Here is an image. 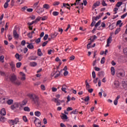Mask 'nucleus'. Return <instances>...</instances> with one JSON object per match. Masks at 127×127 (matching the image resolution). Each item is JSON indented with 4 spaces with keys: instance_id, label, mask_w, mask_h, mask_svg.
<instances>
[{
    "instance_id": "1",
    "label": "nucleus",
    "mask_w": 127,
    "mask_h": 127,
    "mask_svg": "<svg viewBox=\"0 0 127 127\" xmlns=\"http://www.w3.org/2000/svg\"><path fill=\"white\" fill-rule=\"evenodd\" d=\"M28 97L30 98L32 103L33 104H38L39 103V97L35 94H28Z\"/></svg>"
},
{
    "instance_id": "2",
    "label": "nucleus",
    "mask_w": 127,
    "mask_h": 127,
    "mask_svg": "<svg viewBox=\"0 0 127 127\" xmlns=\"http://www.w3.org/2000/svg\"><path fill=\"white\" fill-rule=\"evenodd\" d=\"M19 106H20V102H15L13 103V105L11 106L10 109L12 110H15V109L19 108Z\"/></svg>"
},
{
    "instance_id": "3",
    "label": "nucleus",
    "mask_w": 127,
    "mask_h": 127,
    "mask_svg": "<svg viewBox=\"0 0 127 127\" xmlns=\"http://www.w3.org/2000/svg\"><path fill=\"white\" fill-rule=\"evenodd\" d=\"M40 19H41V17L39 16L35 20L33 21L32 22H29L28 23V25L29 26H31V25H32V24H34V23H37V22H38V21H39V20H40Z\"/></svg>"
},
{
    "instance_id": "4",
    "label": "nucleus",
    "mask_w": 127,
    "mask_h": 127,
    "mask_svg": "<svg viewBox=\"0 0 127 127\" xmlns=\"http://www.w3.org/2000/svg\"><path fill=\"white\" fill-rule=\"evenodd\" d=\"M35 119H36L34 121L35 126L37 127H41V122L40 121V120L36 118H35Z\"/></svg>"
},
{
    "instance_id": "5",
    "label": "nucleus",
    "mask_w": 127,
    "mask_h": 127,
    "mask_svg": "<svg viewBox=\"0 0 127 127\" xmlns=\"http://www.w3.org/2000/svg\"><path fill=\"white\" fill-rule=\"evenodd\" d=\"M52 102H55V103H56L57 106H60L61 100H59V98H54L52 99Z\"/></svg>"
},
{
    "instance_id": "6",
    "label": "nucleus",
    "mask_w": 127,
    "mask_h": 127,
    "mask_svg": "<svg viewBox=\"0 0 127 127\" xmlns=\"http://www.w3.org/2000/svg\"><path fill=\"white\" fill-rule=\"evenodd\" d=\"M126 76V72L125 71H123L122 72H119L117 74V77L119 78H123V77H125Z\"/></svg>"
},
{
    "instance_id": "7",
    "label": "nucleus",
    "mask_w": 127,
    "mask_h": 127,
    "mask_svg": "<svg viewBox=\"0 0 127 127\" xmlns=\"http://www.w3.org/2000/svg\"><path fill=\"white\" fill-rule=\"evenodd\" d=\"M11 83L13 84H14L15 85H18V86H19L20 84H21V82L20 81L18 80H11Z\"/></svg>"
},
{
    "instance_id": "8",
    "label": "nucleus",
    "mask_w": 127,
    "mask_h": 127,
    "mask_svg": "<svg viewBox=\"0 0 127 127\" xmlns=\"http://www.w3.org/2000/svg\"><path fill=\"white\" fill-rule=\"evenodd\" d=\"M19 119H18V118H15L14 120H10V122L11 123V124H12L13 126L14 125H16V124L19 122Z\"/></svg>"
},
{
    "instance_id": "9",
    "label": "nucleus",
    "mask_w": 127,
    "mask_h": 127,
    "mask_svg": "<svg viewBox=\"0 0 127 127\" xmlns=\"http://www.w3.org/2000/svg\"><path fill=\"white\" fill-rule=\"evenodd\" d=\"M67 70H68V67L65 65L64 67V76H68L69 74V72Z\"/></svg>"
},
{
    "instance_id": "10",
    "label": "nucleus",
    "mask_w": 127,
    "mask_h": 127,
    "mask_svg": "<svg viewBox=\"0 0 127 127\" xmlns=\"http://www.w3.org/2000/svg\"><path fill=\"white\" fill-rule=\"evenodd\" d=\"M9 65L11 66V68L12 70V71H15V64L14 63L12 62L9 63Z\"/></svg>"
},
{
    "instance_id": "11",
    "label": "nucleus",
    "mask_w": 127,
    "mask_h": 127,
    "mask_svg": "<svg viewBox=\"0 0 127 127\" xmlns=\"http://www.w3.org/2000/svg\"><path fill=\"white\" fill-rule=\"evenodd\" d=\"M114 84L116 89H118V88L120 87V81H119V80H115L114 82Z\"/></svg>"
},
{
    "instance_id": "12",
    "label": "nucleus",
    "mask_w": 127,
    "mask_h": 127,
    "mask_svg": "<svg viewBox=\"0 0 127 127\" xmlns=\"http://www.w3.org/2000/svg\"><path fill=\"white\" fill-rule=\"evenodd\" d=\"M27 104V100L25 99L22 102V103L20 102V106L21 107V108H22L23 106H26Z\"/></svg>"
},
{
    "instance_id": "13",
    "label": "nucleus",
    "mask_w": 127,
    "mask_h": 127,
    "mask_svg": "<svg viewBox=\"0 0 127 127\" xmlns=\"http://www.w3.org/2000/svg\"><path fill=\"white\" fill-rule=\"evenodd\" d=\"M1 116H5L6 115V112L5 111V109L2 108L0 112Z\"/></svg>"
},
{
    "instance_id": "14",
    "label": "nucleus",
    "mask_w": 127,
    "mask_h": 127,
    "mask_svg": "<svg viewBox=\"0 0 127 127\" xmlns=\"http://www.w3.org/2000/svg\"><path fill=\"white\" fill-rule=\"evenodd\" d=\"M13 35L15 38H18V37H19V36L18 35V34H17V32H16V30H13Z\"/></svg>"
},
{
    "instance_id": "15",
    "label": "nucleus",
    "mask_w": 127,
    "mask_h": 127,
    "mask_svg": "<svg viewBox=\"0 0 127 127\" xmlns=\"http://www.w3.org/2000/svg\"><path fill=\"white\" fill-rule=\"evenodd\" d=\"M100 5H101V2H100V1H97V2L94 3L93 7V8H96L97 6H99Z\"/></svg>"
},
{
    "instance_id": "16",
    "label": "nucleus",
    "mask_w": 127,
    "mask_h": 127,
    "mask_svg": "<svg viewBox=\"0 0 127 127\" xmlns=\"http://www.w3.org/2000/svg\"><path fill=\"white\" fill-rule=\"evenodd\" d=\"M15 57L17 60H18V61H21V56H20L19 54H16Z\"/></svg>"
},
{
    "instance_id": "17",
    "label": "nucleus",
    "mask_w": 127,
    "mask_h": 127,
    "mask_svg": "<svg viewBox=\"0 0 127 127\" xmlns=\"http://www.w3.org/2000/svg\"><path fill=\"white\" fill-rule=\"evenodd\" d=\"M122 85L123 88H126V87H127V80H123L122 81Z\"/></svg>"
},
{
    "instance_id": "18",
    "label": "nucleus",
    "mask_w": 127,
    "mask_h": 127,
    "mask_svg": "<svg viewBox=\"0 0 127 127\" xmlns=\"http://www.w3.org/2000/svg\"><path fill=\"white\" fill-rule=\"evenodd\" d=\"M33 8L34 9H35V10H36V9H38V8H40L39 5H38V2H36L34 4Z\"/></svg>"
},
{
    "instance_id": "19",
    "label": "nucleus",
    "mask_w": 127,
    "mask_h": 127,
    "mask_svg": "<svg viewBox=\"0 0 127 127\" xmlns=\"http://www.w3.org/2000/svg\"><path fill=\"white\" fill-rule=\"evenodd\" d=\"M37 58H38V57L36 56H31L29 58V60H36V59H37Z\"/></svg>"
},
{
    "instance_id": "20",
    "label": "nucleus",
    "mask_w": 127,
    "mask_h": 127,
    "mask_svg": "<svg viewBox=\"0 0 127 127\" xmlns=\"http://www.w3.org/2000/svg\"><path fill=\"white\" fill-rule=\"evenodd\" d=\"M85 86L86 90H88L90 89V88H91V86L90 85V84H89V82H88L87 80L85 81Z\"/></svg>"
},
{
    "instance_id": "21",
    "label": "nucleus",
    "mask_w": 127,
    "mask_h": 127,
    "mask_svg": "<svg viewBox=\"0 0 127 127\" xmlns=\"http://www.w3.org/2000/svg\"><path fill=\"white\" fill-rule=\"evenodd\" d=\"M37 55H38V56H40V57L43 55V54L42 53V52H41V49H38Z\"/></svg>"
},
{
    "instance_id": "22",
    "label": "nucleus",
    "mask_w": 127,
    "mask_h": 127,
    "mask_svg": "<svg viewBox=\"0 0 127 127\" xmlns=\"http://www.w3.org/2000/svg\"><path fill=\"white\" fill-rule=\"evenodd\" d=\"M101 17H102V15H99V16H97L96 17H93L92 18V20L97 21V20H98V19H100V18H101Z\"/></svg>"
},
{
    "instance_id": "23",
    "label": "nucleus",
    "mask_w": 127,
    "mask_h": 127,
    "mask_svg": "<svg viewBox=\"0 0 127 127\" xmlns=\"http://www.w3.org/2000/svg\"><path fill=\"white\" fill-rule=\"evenodd\" d=\"M27 48H28L29 49H33V48H34V46H33V45L32 44V43L31 44H29V45H28L27 46Z\"/></svg>"
},
{
    "instance_id": "24",
    "label": "nucleus",
    "mask_w": 127,
    "mask_h": 127,
    "mask_svg": "<svg viewBox=\"0 0 127 127\" xmlns=\"http://www.w3.org/2000/svg\"><path fill=\"white\" fill-rule=\"evenodd\" d=\"M98 76H99V77H104V75H105V72L103 71H99L98 72Z\"/></svg>"
},
{
    "instance_id": "25",
    "label": "nucleus",
    "mask_w": 127,
    "mask_h": 127,
    "mask_svg": "<svg viewBox=\"0 0 127 127\" xmlns=\"http://www.w3.org/2000/svg\"><path fill=\"white\" fill-rule=\"evenodd\" d=\"M55 61H56V62H59V66H60V65H61L62 64V62H61V60L60 59H59V57H57L55 59Z\"/></svg>"
},
{
    "instance_id": "26",
    "label": "nucleus",
    "mask_w": 127,
    "mask_h": 127,
    "mask_svg": "<svg viewBox=\"0 0 127 127\" xmlns=\"http://www.w3.org/2000/svg\"><path fill=\"white\" fill-rule=\"evenodd\" d=\"M20 75L21 76H22L21 77V79L22 80H25L26 78H25V74H24L23 72H20Z\"/></svg>"
},
{
    "instance_id": "27",
    "label": "nucleus",
    "mask_w": 127,
    "mask_h": 127,
    "mask_svg": "<svg viewBox=\"0 0 127 127\" xmlns=\"http://www.w3.org/2000/svg\"><path fill=\"white\" fill-rule=\"evenodd\" d=\"M7 105H12V104H13V100L12 99L8 100L7 101Z\"/></svg>"
},
{
    "instance_id": "28",
    "label": "nucleus",
    "mask_w": 127,
    "mask_h": 127,
    "mask_svg": "<svg viewBox=\"0 0 127 127\" xmlns=\"http://www.w3.org/2000/svg\"><path fill=\"white\" fill-rule=\"evenodd\" d=\"M6 121V118L3 116H0V122H2L3 123Z\"/></svg>"
},
{
    "instance_id": "29",
    "label": "nucleus",
    "mask_w": 127,
    "mask_h": 127,
    "mask_svg": "<svg viewBox=\"0 0 127 127\" xmlns=\"http://www.w3.org/2000/svg\"><path fill=\"white\" fill-rule=\"evenodd\" d=\"M40 8H38L36 9V11L38 13H41L43 12V10H42V8L39 7Z\"/></svg>"
},
{
    "instance_id": "30",
    "label": "nucleus",
    "mask_w": 127,
    "mask_h": 127,
    "mask_svg": "<svg viewBox=\"0 0 127 127\" xmlns=\"http://www.w3.org/2000/svg\"><path fill=\"white\" fill-rule=\"evenodd\" d=\"M37 63L32 62L30 63V66H31V67H35V66H37Z\"/></svg>"
},
{
    "instance_id": "31",
    "label": "nucleus",
    "mask_w": 127,
    "mask_h": 127,
    "mask_svg": "<svg viewBox=\"0 0 127 127\" xmlns=\"http://www.w3.org/2000/svg\"><path fill=\"white\" fill-rule=\"evenodd\" d=\"M58 35V33H56V32L54 33L53 34H51V38H55V37H56Z\"/></svg>"
},
{
    "instance_id": "32",
    "label": "nucleus",
    "mask_w": 127,
    "mask_h": 127,
    "mask_svg": "<svg viewBox=\"0 0 127 127\" xmlns=\"http://www.w3.org/2000/svg\"><path fill=\"white\" fill-rule=\"evenodd\" d=\"M44 8H46V9H49L50 8V6L48 4H44L43 5Z\"/></svg>"
},
{
    "instance_id": "33",
    "label": "nucleus",
    "mask_w": 127,
    "mask_h": 127,
    "mask_svg": "<svg viewBox=\"0 0 127 127\" xmlns=\"http://www.w3.org/2000/svg\"><path fill=\"white\" fill-rule=\"evenodd\" d=\"M78 111H77V109H75L70 112V115H73H73H77L78 114Z\"/></svg>"
},
{
    "instance_id": "34",
    "label": "nucleus",
    "mask_w": 127,
    "mask_h": 127,
    "mask_svg": "<svg viewBox=\"0 0 127 127\" xmlns=\"http://www.w3.org/2000/svg\"><path fill=\"white\" fill-rule=\"evenodd\" d=\"M35 116L36 117H39L40 116H41V113L39 111H36L35 112Z\"/></svg>"
},
{
    "instance_id": "35",
    "label": "nucleus",
    "mask_w": 127,
    "mask_h": 127,
    "mask_svg": "<svg viewBox=\"0 0 127 127\" xmlns=\"http://www.w3.org/2000/svg\"><path fill=\"white\" fill-rule=\"evenodd\" d=\"M111 74L112 75H113V76H114V75H115V67H111Z\"/></svg>"
},
{
    "instance_id": "36",
    "label": "nucleus",
    "mask_w": 127,
    "mask_h": 127,
    "mask_svg": "<svg viewBox=\"0 0 127 127\" xmlns=\"http://www.w3.org/2000/svg\"><path fill=\"white\" fill-rule=\"evenodd\" d=\"M112 36H110L107 40V43H112Z\"/></svg>"
},
{
    "instance_id": "37",
    "label": "nucleus",
    "mask_w": 127,
    "mask_h": 127,
    "mask_svg": "<svg viewBox=\"0 0 127 127\" xmlns=\"http://www.w3.org/2000/svg\"><path fill=\"white\" fill-rule=\"evenodd\" d=\"M23 110L25 112H30V108L28 107H25Z\"/></svg>"
},
{
    "instance_id": "38",
    "label": "nucleus",
    "mask_w": 127,
    "mask_h": 127,
    "mask_svg": "<svg viewBox=\"0 0 127 127\" xmlns=\"http://www.w3.org/2000/svg\"><path fill=\"white\" fill-rule=\"evenodd\" d=\"M4 56H0V62H1L2 63H3V62H4Z\"/></svg>"
},
{
    "instance_id": "39",
    "label": "nucleus",
    "mask_w": 127,
    "mask_h": 127,
    "mask_svg": "<svg viewBox=\"0 0 127 127\" xmlns=\"http://www.w3.org/2000/svg\"><path fill=\"white\" fill-rule=\"evenodd\" d=\"M69 91L70 90L68 89V87L66 86V87L64 88V93H65V94L67 93V92H69Z\"/></svg>"
},
{
    "instance_id": "40",
    "label": "nucleus",
    "mask_w": 127,
    "mask_h": 127,
    "mask_svg": "<svg viewBox=\"0 0 127 127\" xmlns=\"http://www.w3.org/2000/svg\"><path fill=\"white\" fill-rule=\"evenodd\" d=\"M120 31H121V28H117L115 32V35H117V34H118Z\"/></svg>"
},
{
    "instance_id": "41",
    "label": "nucleus",
    "mask_w": 127,
    "mask_h": 127,
    "mask_svg": "<svg viewBox=\"0 0 127 127\" xmlns=\"http://www.w3.org/2000/svg\"><path fill=\"white\" fill-rule=\"evenodd\" d=\"M64 7H66L68 9H70V5L68 3H64Z\"/></svg>"
},
{
    "instance_id": "42",
    "label": "nucleus",
    "mask_w": 127,
    "mask_h": 127,
    "mask_svg": "<svg viewBox=\"0 0 127 127\" xmlns=\"http://www.w3.org/2000/svg\"><path fill=\"white\" fill-rule=\"evenodd\" d=\"M33 33H35L34 31H33L31 33H29L28 34V37H29V38H32V35L33 34Z\"/></svg>"
},
{
    "instance_id": "43",
    "label": "nucleus",
    "mask_w": 127,
    "mask_h": 127,
    "mask_svg": "<svg viewBox=\"0 0 127 127\" xmlns=\"http://www.w3.org/2000/svg\"><path fill=\"white\" fill-rule=\"evenodd\" d=\"M11 80H16V75L14 74H12L11 76Z\"/></svg>"
},
{
    "instance_id": "44",
    "label": "nucleus",
    "mask_w": 127,
    "mask_h": 127,
    "mask_svg": "<svg viewBox=\"0 0 127 127\" xmlns=\"http://www.w3.org/2000/svg\"><path fill=\"white\" fill-rule=\"evenodd\" d=\"M21 65H22V64H21V63H17L16 64V66L17 68H20V66H21Z\"/></svg>"
},
{
    "instance_id": "45",
    "label": "nucleus",
    "mask_w": 127,
    "mask_h": 127,
    "mask_svg": "<svg viewBox=\"0 0 127 127\" xmlns=\"http://www.w3.org/2000/svg\"><path fill=\"white\" fill-rule=\"evenodd\" d=\"M101 24V20H99L98 22L95 25V27L97 28L99 25Z\"/></svg>"
},
{
    "instance_id": "46",
    "label": "nucleus",
    "mask_w": 127,
    "mask_h": 127,
    "mask_svg": "<svg viewBox=\"0 0 127 127\" xmlns=\"http://www.w3.org/2000/svg\"><path fill=\"white\" fill-rule=\"evenodd\" d=\"M84 101H85V102H89V101H90V96H88L86 97Z\"/></svg>"
},
{
    "instance_id": "47",
    "label": "nucleus",
    "mask_w": 127,
    "mask_h": 127,
    "mask_svg": "<svg viewBox=\"0 0 127 127\" xmlns=\"http://www.w3.org/2000/svg\"><path fill=\"white\" fill-rule=\"evenodd\" d=\"M70 101H71V98L70 97V95H68L67 97V101L66 102V104H68Z\"/></svg>"
},
{
    "instance_id": "48",
    "label": "nucleus",
    "mask_w": 127,
    "mask_h": 127,
    "mask_svg": "<svg viewBox=\"0 0 127 127\" xmlns=\"http://www.w3.org/2000/svg\"><path fill=\"white\" fill-rule=\"evenodd\" d=\"M58 14H59V12H58L57 11L53 12V15H54V16H57V15H58Z\"/></svg>"
},
{
    "instance_id": "49",
    "label": "nucleus",
    "mask_w": 127,
    "mask_h": 127,
    "mask_svg": "<svg viewBox=\"0 0 127 127\" xmlns=\"http://www.w3.org/2000/svg\"><path fill=\"white\" fill-rule=\"evenodd\" d=\"M60 4V2H59V1H56L53 3V5L55 6L56 5H59Z\"/></svg>"
},
{
    "instance_id": "50",
    "label": "nucleus",
    "mask_w": 127,
    "mask_h": 127,
    "mask_svg": "<svg viewBox=\"0 0 127 127\" xmlns=\"http://www.w3.org/2000/svg\"><path fill=\"white\" fill-rule=\"evenodd\" d=\"M123 52H124L125 55L127 56V48H125V49H124Z\"/></svg>"
},
{
    "instance_id": "51",
    "label": "nucleus",
    "mask_w": 127,
    "mask_h": 127,
    "mask_svg": "<svg viewBox=\"0 0 127 127\" xmlns=\"http://www.w3.org/2000/svg\"><path fill=\"white\" fill-rule=\"evenodd\" d=\"M105 60H106V59H105V57H103L101 59V64H105Z\"/></svg>"
},
{
    "instance_id": "52",
    "label": "nucleus",
    "mask_w": 127,
    "mask_h": 127,
    "mask_svg": "<svg viewBox=\"0 0 127 127\" xmlns=\"http://www.w3.org/2000/svg\"><path fill=\"white\" fill-rule=\"evenodd\" d=\"M102 4L103 6H107L108 4L106 3V2H105V0H102Z\"/></svg>"
},
{
    "instance_id": "53",
    "label": "nucleus",
    "mask_w": 127,
    "mask_h": 127,
    "mask_svg": "<svg viewBox=\"0 0 127 127\" xmlns=\"http://www.w3.org/2000/svg\"><path fill=\"white\" fill-rule=\"evenodd\" d=\"M123 4V2H118L116 5L117 6V7H120V6H121V5H122Z\"/></svg>"
},
{
    "instance_id": "54",
    "label": "nucleus",
    "mask_w": 127,
    "mask_h": 127,
    "mask_svg": "<svg viewBox=\"0 0 127 127\" xmlns=\"http://www.w3.org/2000/svg\"><path fill=\"white\" fill-rule=\"evenodd\" d=\"M83 3H81V5H83V4H84V5L85 6L87 5V0H83Z\"/></svg>"
},
{
    "instance_id": "55",
    "label": "nucleus",
    "mask_w": 127,
    "mask_h": 127,
    "mask_svg": "<svg viewBox=\"0 0 127 127\" xmlns=\"http://www.w3.org/2000/svg\"><path fill=\"white\" fill-rule=\"evenodd\" d=\"M3 6L4 8H7V7L8 6V3H7V2H5Z\"/></svg>"
},
{
    "instance_id": "56",
    "label": "nucleus",
    "mask_w": 127,
    "mask_h": 127,
    "mask_svg": "<svg viewBox=\"0 0 127 127\" xmlns=\"http://www.w3.org/2000/svg\"><path fill=\"white\" fill-rule=\"evenodd\" d=\"M41 41V38H38L36 41L35 42L37 44L39 43Z\"/></svg>"
},
{
    "instance_id": "57",
    "label": "nucleus",
    "mask_w": 127,
    "mask_h": 127,
    "mask_svg": "<svg viewBox=\"0 0 127 127\" xmlns=\"http://www.w3.org/2000/svg\"><path fill=\"white\" fill-rule=\"evenodd\" d=\"M23 120L25 123L27 122V118H26V116H23Z\"/></svg>"
},
{
    "instance_id": "58",
    "label": "nucleus",
    "mask_w": 127,
    "mask_h": 127,
    "mask_svg": "<svg viewBox=\"0 0 127 127\" xmlns=\"http://www.w3.org/2000/svg\"><path fill=\"white\" fill-rule=\"evenodd\" d=\"M48 38V34H46L45 36L43 38L44 40H47V39Z\"/></svg>"
},
{
    "instance_id": "59",
    "label": "nucleus",
    "mask_w": 127,
    "mask_h": 127,
    "mask_svg": "<svg viewBox=\"0 0 127 127\" xmlns=\"http://www.w3.org/2000/svg\"><path fill=\"white\" fill-rule=\"evenodd\" d=\"M67 112H70V111H73V108L72 107H68L66 109Z\"/></svg>"
},
{
    "instance_id": "60",
    "label": "nucleus",
    "mask_w": 127,
    "mask_h": 127,
    "mask_svg": "<svg viewBox=\"0 0 127 127\" xmlns=\"http://www.w3.org/2000/svg\"><path fill=\"white\" fill-rule=\"evenodd\" d=\"M127 15V12L125 14L121 16V18H122V19H124V18H125V17H126Z\"/></svg>"
},
{
    "instance_id": "61",
    "label": "nucleus",
    "mask_w": 127,
    "mask_h": 127,
    "mask_svg": "<svg viewBox=\"0 0 127 127\" xmlns=\"http://www.w3.org/2000/svg\"><path fill=\"white\" fill-rule=\"evenodd\" d=\"M47 43H48V41H47L44 42L42 44L43 47H44L45 46H46V45L47 44Z\"/></svg>"
},
{
    "instance_id": "62",
    "label": "nucleus",
    "mask_w": 127,
    "mask_h": 127,
    "mask_svg": "<svg viewBox=\"0 0 127 127\" xmlns=\"http://www.w3.org/2000/svg\"><path fill=\"white\" fill-rule=\"evenodd\" d=\"M92 74V77L93 78V79H95V78H96V72H95V71H93Z\"/></svg>"
},
{
    "instance_id": "63",
    "label": "nucleus",
    "mask_w": 127,
    "mask_h": 127,
    "mask_svg": "<svg viewBox=\"0 0 127 127\" xmlns=\"http://www.w3.org/2000/svg\"><path fill=\"white\" fill-rule=\"evenodd\" d=\"M41 88L43 91H45V86L44 85H41Z\"/></svg>"
},
{
    "instance_id": "64",
    "label": "nucleus",
    "mask_w": 127,
    "mask_h": 127,
    "mask_svg": "<svg viewBox=\"0 0 127 127\" xmlns=\"http://www.w3.org/2000/svg\"><path fill=\"white\" fill-rule=\"evenodd\" d=\"M7 37H8V40H9V41H10V40H11V39H12V37L10 35H8Z\"/></svg>"
}]
</instances>
